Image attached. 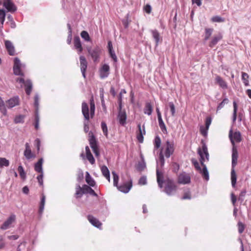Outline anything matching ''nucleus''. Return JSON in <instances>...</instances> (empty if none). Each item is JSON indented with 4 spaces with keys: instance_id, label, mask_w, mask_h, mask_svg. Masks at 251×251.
Masks as SVG:
<instances>
[{
    "instance_id": "nucleus-1",
    "label": "nucleus",
    "mask_w": 251,
    "mask_h": 251,
    "mask_svg": "<svg viewBox=\"0 0 251 251\" xmlns=\"http://www.w3.org/2000/svg\"><path fill=\"white\" fill-rule=\"evenodd\" d=\"M90 110L88 104L85 102L82 103V113L84 119L87 121H89L90 118H93L95 115V105L93 97L90 100Z\"/></svg>"
},
{
    "instance_id": "nucleus-2",
    "label": "nucleus",
    "mask_w": 251,
    "mask_h": 251,
    "mask_svg": "<svg viewBox=\"0 0 251 251\" xmlns=\"http://www.w3.org/2000/svg\"><path fill=\"white\" fill-rule=\"evenodd\" d=\"M25 65L23 64L20 59L16 57L14 60L13 73L16 75L24 76Z\"/></svg>"
},
{
    "instance_id": "nucleus-3",
    "label": "nucleus",
    "mask_w": 251,
    "mask_h": 251,
    "mask_svg": "<svg viewBox=\"0 0 251 251\" xmlns=\"http://www.w3.org/2000/svg\"><path fill=\"white\" fill-rule=\"evenodd\" d=\"M164 183V191L168 195H171L176 191L177 187L173 180L167 178L165 180Z\"/></svg>"
},
{
    "instance_id": "nucleus-4",
    "label": "nucleus",
    "mask_w": 251,
    "mask_h": 251,
    "mask_svg": "<svg viewBox=\"0 0 251 251\" xmlns=\"http://www.w3.org/2000/svg\"><path fill=\"white\" fill-rule=\"evenodd\" d=\"M87 50L94 62L99 61L100 56L101 53V50L99 47L96 46L93 49L91 48H87Z\"/></svg>"
},
{
    "instance_id": "nucleus-5",
    "label": "nucleus",
    "mask_w": 251,
    "mask_h": 251,
    "mask_svg": "<svg viewBox=\"0 0 251 251\" xmlns=\"http://www.w3.org/2000/svg\"><path fill=\"white\" fill-rule=\"evenodd\" d=\"M89 134L90 135L89 141L90 147L92 148L93 152L95 153V156L97 157H98L100 156V152L95 137L91 132L89 133Z\"/></svg>"
},
{
    "instance_id": "nucleus-6",
    "label": "nucleus",
    "mask_w": 251,
    "mask_h": 251,
    "mask_svg": "<svg viewBox=\"0 0 251 251\" xmlns=\"http://www.w3.org/2000/svg\"><path fill=\"white\" fill-rule=\"evenodd\" d=\"M177 181L178 184H187L191 182V176L190 174L185 172H182L177 176Z\"/></svg>"
},
{
    "instance_id": "nucleus-7",
    "label": "nucleus",
    "mask_w": 251,
    "mask_h": 251,
    "mask_svg": "<svg viewBox=\"0 0 251 251\" xmlns=\"http://www.w3.org/2000/svg\"><path fill=\"white\" fill-rule=\"evenodd\" d=\"M198 152L201 157V165H203V162L205 161V157L208 160L209 156V154L206 145L203 144L201 148H199Z\"/></svg>"
},
{
    "instance_id": "nucleus-8",
    "label": "nucleus",
    "mask_w": 251,
    "mask_h": 251,
    "mask_svg": "<svg viewBox=\"0 0 251 251\" xmlns=\"http://www.w3.org/2000/svg\"><path fill=\"white\" fill-rule=\"evenodd\" d=\"M16 81L24 84L26 94L27 95L30 94L32 88V84L30 80L27 79L25 80L23 78H18L16 79Z\"/></svg>"
},
{
    "instance_id": "nucleus-9",
    "label": "nucleus",
    "mask_w": 251,
    "mask_h": 251,
    "mask_svg": "<svg viewBox=\"0 0 251 251\" xmlns=\"http://www.w3.org/2000/svg\"><path fill=\"white\" fill-rule=\"evenodd\" d=\"M174 144L173 142L167 141L166 142L164 149V154L166 157L169 158L174 151Z\"/></svg>"
},
{
    "instance_id": "nucleus-10",
    "label": "nucleus",
    "mask_w": 251,
    "mask_h": 251,
    "mask_svg": "<svg viewBox=\"0 0 251 251\" xmlns=\"http://www.w3.org/2000/svg\"><path fill=\"white\" fill-rule=\"evenodd\" d=\"M229 137L233 147H234L235 142L239 143L242 140L241 135L239 131L233 133L232 130H230Z\"/></svg>"
},
{
    "instance_id": "nucleus-11",
    "label": "nucleus",
    "mask_w": 251,
    "mask_h": 251,
    "mask_svg": "<svg viewBox=\"0 0 251 251\" xmlns=\"http://www.w3.org/2000/svg\"><path fill=\"white\" fill-rule=\"evenodd\" d=\"M132 187V181L131 179H129L128 181L124 182L120 185H119L117 188L120 191L127 193H128Z\"/></svg>"
},
{
    "instance_id": "nucleus-12",
    "label": "nucleus",
    "mask_w": 251,
    "mask_h": 251,
    "mask_svg": "<svg viewBox=\"0 0 251 251\" xmlns=\"http://www.w3.org/2000/svg\"><path fill=\"white\" fill-rule=\"evenodd\" d=\"M6 107L12 108L20 104V99L18 96L13 97L5 102Z\"/></svg>"
},
{
    "instance_id": "nucleus-13",
    "label": "nucleus",
    "mask_w": 251,
    "mask_h": 251,
    "mask_svg": "<svg viewBox=\"0 0 251 251\" xmlns=\"http://www.w3.org/2000/svg\"><path fill=\"white\" fill-rule=\"evenodd\" d=\"M138 128L136 131V138L139 142L142 143L144 141V135L146 134L145 126H141L140 124H138Z\"/></svg>"
},
{
    "instance_id": "nucleus-14",
    "label": "nucleus",
    "mask_w": 251,
    "mask_h": 251,
    "mask_svg": "<svg viewBox=\"0 0 251 251\" xmlns=\"http://www.w3.org/2000/svg\"><path fill=\"white\" fill-rule=\"evenodd\" d=\"M80 67L82 75L84 78H86V72L87 68L88 63L85 57L81 55L79 57Z\"/></svg>"
},
{
    "instance_id": "nucleus-15",
    "label": "nucleus",
    "mask_w": 251,
    "mask_h": 251,
    "mask_svg": "<svg viewBox=\"0 0 251 251\" xmlns=\"http://www.w3.org/2000/svg\"><path fill=\"white\" fill-rule=\"evenodd\" d=\"M24 155L27 160L34 159L36 157L35 154L31 151L30 145L28 143L25 144V150L24 152Z\"/></svg>"
},
{
    "instance_id": "nucleus-16",
    "label": "nucleus",
    "mask_w": 251,
    "mask_h": 251,
    "mask_svg": "<svg viewBox=\"0 0 251 251\" xmlns=\"http://www.w3.org/2000/svg\"><path fill=\"white\" fill-rule=\"evenodd\" d=\"M223 38V35L221 33H219L217 34L214 35L211 38L210 41L209 43V47L210 48H213L219 41L221 40Z\"/></svg>"
},
{
    "instance_id": "nucleus-17",
    "label": "nucleus",
    "mask_w": 251,
    "mask_h": 251,
    "mask_svg": "<svg viewBox=\"0 0 251 251\" xmlns=\"http://www.w3.org/2000/svg\"><path fill=\"white\" fill-rule=\"evenodd\" d=\"M4 43L8 54L11 56L14 55L15 54V50L12 42L9 40H6L5 41Z\"/></svg>"
},
{
    "instance_id": "nucleus-18",
    "label": "nucleus",
    "mask_w": 251,
    "mask_h": 251,
    "mask_svg": "<svg viewBox=\"0 0 251 251\" xmlns=\"http://www.w3.org/2000/svg\"><path fill=\"white\" fill-rule=\"evenodd\" d=\"M110 67L107 64H104L100 70V77L103 78L108 76Z\"/></svg>"
},
{
    "instance_id": "nucleus-19",
    "label": "nucleus",
    "mask_w": 251,
    "mask_h": 251,
    "mask_svg": "<svg viewBox=\"0 0 251 251\" xmlns=\"http://www.w3.org/2000/svg\"><path fill=\"white\" fill-rule=\"evenodd\" d=\"M215 82L220 87L223 89H227V84L226 81L220 75H217L215 77Z\"/></svg>"
},
{
    "instance_id": "nucleus-20",
    "label": "nucleus",
    "mask_w": 251,
    "mask_h": 251,
    "mask_svg": "<svg viewBox=\"0 0 251 251\" xmlns=\"http://www.w3.org/2000/svg\"><path fill=\"white\" fill-rule=\"evenodd\" d=\"M3 4L8 11L14 12L16 10L14 4L11 0H4Z\"/></svg>"
},
{
    "instance_id": "nucleus-21",
    "label": "nucleus",
    "mask_w": 251,
    "mask_h": 251,
    "mask_svg": "<svg viewBox=\"0 0 251 251\" xmlns=\"http://www.w3.org/2000/svg\"><path fill=\"white\" fill-rule=\"evenodd\" d=\"M74 44L75 49L78 53H81L83 50L80 39L78 36H75L74 39Z\"/></svg>"
},
{
    "instance_id": "nucleus-22",
    "label": "nucleus",
    "mask_w": 251,
    "mask_h": 251,
    "mask_svg": "<svg viewBox=\"0 0 251 251\" xmlns=\"http://www.w3.org/2000/svg\"><path fill=\"white\" fill-rule=\"evenodd\" d=\"M108 49L110 57L115 62H117L118 59L113 50L112 42L110 41H108Z\"/></svg>"
},
{
    "instance_id": "nucleus-23",
    "label": "nucleus",
    "mask_w": 251,
    "mask_h": 251,
    "mask_svg": "<svg viewBox=\"0 0 251 251\" xmlns=\"http://www.w3.org/2000/svg\"><path fill=\"white\" fill-rule=\"evenodd\" d=\"M119 123L124 126L126 123V114L125 111H122L121 109H120L118 116Z\"/></svg>"
},
{
    "instance_id": "nucleus-24",
    "label": "nucleus",
    "mask_w": 251,
    "mask_h": 251,
    "mask_svg": "<svg viewBox=\"0 0 251 251\" xmlns=\"http://www.w3.org/2000/svg\"><path fill=\"white\" fill-rule=\"evenodd\" d=\"M15 216L14 215H11L1 226V229L4 230L8 228L9 226L15 221Z\"/></svg>"
},
{
    "instance_id": "nucleus-25",
    "label": "nucleus",
    "mask_w": 251,
    "mask_h": 251,
    "mask_svg": "<svg viewBox=\"0 0 251 251\" xmlns=\"http://www.w3.org/2000/svg\"><path fill=\"white\" fill-rule=\"evenodd\" d=\"M238 156L237 150L235 147H233L232 154V168H234L236 165L237 163Z\"/></svg>"
},
{
    "instance_id": "nucleus-26",
    "label": "nucleus",
    "mask_w": 251,
    "mask_h": 251,
    "mask_svg": "<svg viewBox=\"0 0 251 251\" xmlns=\"http://www.w3.org/2000/svg\"><path fill=\"white\" fill-rule=\"evenodd\" d=\"M88 221L95 226L97 227H100L101 226V223L94 216L92 215H88L87 216Z\"/></svg>"
},
{
    "instance_id": "nucleus-27",
    "label": "nucleus",
    "mask_w": 251,
    "mask_h": 251,
    "mask_svg": "<svg viewBox=\"0 0 251 251\" xmlns=\"http://www.w3.org/2000/svg\"><path fill=\"white\" fill-rule=\"evenodd\" d=\"M84 194L85 192L83 189V185L82 187L79 185H77L75 187V197L76 199L80 198Z\"/></svg>"
},
{
    "instance_id": "nucleus-28",
    "label": "nucleus",
    "mask_w": 251,
    "mask_h": 251,
    "mask_svg": "<svg viewBox=\"0 0 251 251\" xmlns=\"http://www.w3.org/2000/svg\"><path fill=\"white\" fill-rule=\"evenodd\" d=\"M153 111V107L151 102H146L144 108V113L145 114L151 115Z\"/></svg>"
},
{
    "instance_id": "nucleus-29",
    "label": "nucleus",
    "mask_w": 251,
    "mask_h": 251,
    "mask_svg": "<svg viewBox=\"0 0 251 251\" xmlns=\"http://www.w3.org/2000/svg\"><path fill=\"white\" fill-rule=\"evenodd\" d=\"M100 170L103 176L107 179V180L110 182V173L108 168L103 165L101 167Z\"/></svg>"
},
{
    "instance_id": "nucleus-30",
    "label": "nucleus",
    "mask_w": 251,
    "mask_h": 251,
    "mask_svg": "<svg viewBox=\"0 0 251 251\" xmlns=\"http://www.w3.org/2000/svg\"><path fill=\"white\" fill-rule=\"evenodd\" d=\"M85 181L90 186L94 187L96 185L95 181L88 172L86 173Z\"/></svg>"
},
{
    "instance_id": "nucleus-31",
    "label": "nucleus",
    "mask_w": 251,
    "mask_h": 251,
    "mask_svg": "<svg viewBox=\"0 0 251 251\" xmlns=\"http://www.w3.org/2000/svg\"><path fill=\"white\" fill-rule=\"evenodd\" d=\"M43 162V159L42 158H40L39 159L38 162L36 163H35V166H34V170L36 172L43 174V170H42Z\"/></svg>"
},
{
    "instance_id": "nucleus-32",
    "label": "nucleus",
    "mask_w": 251,
    "mask_h": 251,
    "mask_svg": "<svg viewBox=\"0 0 251 251\" xmlns=\"http://www.w3.org/2000/svg\"><path fill=\"white\" fill-rule=\"evenodd\" d=\"M83 189L85 192V194L89 193L91 195L98 197V195L94 191L93 189H92L90 186L84 184L83 185Z\"/></svg>"
},
{
    "instance_id": "nucleus-33",
    "label": "nucleus",
    "mask_w": 251,
    "mask_h": 251,
    "mask_svg": "<svg viewBox=\"0 0 251 251\" xmlns=\"http://www.w3.org/2000/svg\"><path fill=\"white\" fill-rule=\"evenodd\" d=\"M156 177L158 184L160 188H162L163 187V182H164V181H163V175L161 172H159L158 170H157L156 171Z\"/></svg>"
},
{
    "instance_id": "nucleus-34",
    "label": "nucleus",
    "mask_w": 251,
    "mask_h": 251,
    "mask_svg": "<svg viewBox=\"0 0 251 251\" xmlns=\"http://www.w3.org/2000/svg\"><path fill=\"white\" fill-rule=\"evenodd\" d=\"M213 28H208L206 27L204 29V41H206L208 40L210 36H211L213 32Z\"/></svg>"
},
{
    "instance_id": "nucleus-35",
    "label": "nucleus",
    "mask_w": 251,
    "mask_h": 251,
    "mask_svg": "<svg viewBox=\"0 0 251 251\" xmlns=\"http://www.w3.org/2000/svg\"><path fill=\"white\" fill-rule=\"evenodd\" d=\"M153 38L155 41L156 45L157 46L160 40V34L156 29L151 30V31Z\"/></svg>"
},
{
    "instance_id": "nucleus-36",
    "label": "nucleus",
    "mask_w": 251,
    "mask_h": 251,
    "mask_svg": "<svg viewBox=\"0 0 251 251\" xmlns=\"http://www.w3.org/2000/svg\"><path fill=\"white\" fill-rule=\"evenodd\" d=\"M237 176L234 170V168H232L231 172V184L233 187H235L236 184Z\"/></svg>"
},
{
    "instance_id": "nucleus-37",
    "label": "nucleus",
    "mask_w": 251,
    "mask_h": 251,
    "mask_svg": "<svg viewBox=\"0 0 251 251\" xmlns=\"http://www.w3.org/2000/svg\"><path fill=\"white\" fill-rule=\"evenodd\" d=\"M0 111L4 116L7 114V110L5 103L2 98L0 97Z\"/></svg>"
},
{
    "instance_id": "nucleus-38",
    "label": "nucleus",
    "mask_w": 251,
    "mask_h": 251,
    "mask_svg": "<svg viewBox=\"0 0 251 251\" xmlns=\"http://www.w3.org/2000/svg\"><path fill=\"white\" fill-rule=\"evenodd\" d=\"M201 166L203 167V168L201 170V172L200 173L202 174V176L205 179L208 180L209 179V174L206 167L204 163Z\"/></svg>"
},
{
    "instance_id": "nucleus-39",
    "label": "nucleus",
    "mask_w": 251,
    "mask_h": 251,
    "mask_svg": "<svg viewBox=\"0 0 251 251\" xmlns=\"http://www.w3.org/2000/svg\"><path fill=\"white\" fill-rule=\"evenodd\" d=\"M249 76L247 73L245 72L242 73V80L246 86L249 85Z\"/></svg>"
},
{
    "instance_id": "nucleus-40",
    "label": "nucleus",
    "mask_w": 251,
    "mask_h": 251,
    "mask_svg": "<svg viewBox=\"0 0 251 251\" xmlns=\"http://www.w3.org/2000/svg\"><path fill=\"white\" fill-rule=\"evenodd\" d=\"M45 199L46 197L45 196L42 194L41 195V200L40 202V204L39 206V212L40 214H42L44 208V205L45 203Z\"/></svg>"
},
{
    "instance_id": "nucleus-41",
    "label": "nucleus",
    "mask_w": 251,
    "mask_h": 251,
    "mask_svg": "<svg viewBox=\"0 0 251 251\" xmlns=\"http://www.w3.org/2000/svg\"><path fill=\"white\" fill-rule=\"evenodd\" d=\"M9 165V161L8 160L3 157H0V168L8 167Z\"/></svg>"
},
{
    "instance_id": "nucleus-42",
    "label": "nucleus",
    "mask_w": 251,
    "mask_h": 251,
    "mask_svg": "<svg viewBox=\"0 0 251 251\" xmlns=\"http://www.w3.org/2000/svg\"><path fill=\"white\" fill-rule=\"evenodd\" d=\"M161 139L159 136H156L154 140V148L157 149L160 147L161 146Z\"/></svg>"
},
{
    "instance_id": "nucleus-43",
    "label": "nucleus",
    "mask_w": 251,
    "mask_h": 251,
    "mask_svg": "<svg viewBox=\"0 0 251 251\" xmlns=\"http://www.w3.org/2000/svg\"><path fill=\"white\" fill-rule=\"evenodd\" d=\"M18 171L19 172L21 177L22 179H25L26 177V174L24 171L23 166L20 165L18 168Z\"/></svg>"
},
{
    "instance_id": "nucleus-44",
    "label": "nucleus",
    "mask_w": 251,
    "mask_h": 251,
    "mask_svg": "<svg viewBox=\"0 0 251 251\" xmlns=\"http://www.w3.org/2000/svg\"><path fill=\"white\" fill-rule=\"evenodd\" d=\"M80 35L81 37L84 39L86 41H90L91 38L90 37V36L88 34V33L85 30L82 31Z\"/></svg>"
},
{
    "instance_id": "nucleus-45",
    "label": "nucleus",
    "mask_w": 251,
    "mask_h": 251,
    "mask_svg": "<svg viewBox=\"0 0 251 251\" xmlns=\"http://www.w3.org/2000/svg\"><path fill=\"white\" fill-rule=\"evenodd\" d=\"M25 116L22 115H19L16 116L14 119V123L16 124L23 123L24 122Z\"/></svg>"
},
{
    "instance_id": "nucleus-46",
    "label": "nucleus",
    "mask_w": 251,
    "mask_h": 251,
    "mask_svg": "<svg viewBox=\"0 0 251 251\" xmlns=\"http://www.w3.org/2000/svg\"><path fill=\"white\" fill-rule=\"evenodd\" d=\"M112 174L113 176V185L114 186H116V187H117L119 186L118 185L119 176L115 172H112Z\"/></svg>"
},
{
    "instance_id": "nucleus-47",
    "label": "nucleus",
    "mask_w": 251,
    "mask_h": 251,
    "mask_svg": "<svg viewBox=\"0 0 251 251\" xmlns=\"http://www.w3.org/2000/svg\"><path fill=\"white\" fill-rule=\"evenodd\" d=\"M101 127L104 135L107 137L108 136V129L106 123L104 122H102L101 123Z\"/></svg>"
},
{
    "instance_id": "nucleus-48",
    "label": "nucleus",
    "mask_w": 251,
    "mask_h": 251,
    "mask_svg": "<svg viewBox=\"0 0 251 251\" xmlns=\"http://www.w3.org/2000/svg\"><path fill=\"white\" fill-rule=\"evenodd\" d=\"M233 122H235L237 118V105L235 101L233 103Z\"/></svg>"
},
{
    "instance_id": "nucleus-49",
    "label": "nucleus",
    "mask_w": 251,
    "mask_h": 251,
    "mask_svg": "<svg viewBox=\"0 0 251 251\" xmlns=\"http://www.w3.org/2000/svg\"><path fill=\"white\" fill-rule=\"evenodd\" d=\"M192 163H193L195 169L197 171H199L200 172H201V169L199 163H198L197 160L194 159H192Z\"/></svg>"
},
{
    "instance_id": "nucleus-50",
    "label": "nucleus",
    "mask_w": 251,
    "mask_h": 251,
    "mask_svg": "<svg viewBox=\"0 0 251 251\" xmlns=\"http://www.w3.org/2000/svg\"><path fill=\"white\" fill-rule=\"evenodd\" d=\"M169 107L170 108L171 115L172 116L174 117L175 116V113H176V109H175V104H174V103L173 102H170L169 103Z\"/></svg>"
},
{
    "instance_id": "nucleus-51",
    "label": "nucleus",
    "mask_w": 251,
    "mask_h": 251,
    "mask_svg": "<svg viewBox=\"0 0 251 251\" xmlns=\"http://www.w3.org/2000/svg\"><path fill=\"white\" fill-rule=\"evenodd\" d=\"M228 102V100L227 98H225L223 101L218 105L217 107V110H219L222 109L225 104H227Z\"/></svg>"
},
{
    "instance_id": "nucleus-52",
    "label": "nucleus",
    "mask_w": 251,
    "mask_h": 251,
    "mask_svg": "<svg viewBox=\"0 0 251 251\" xmlns=\"http://www.w3.org/2000/svg\"><path fill=\"white\" fill-rule=\"evenodd\" d=\"M211 21L213 22H223L224 19L219 16H214L211 18Z\"/></svg>"
},
{
    "instance_id": "nucleus-53",
    "label": "nucleus",
    "mask_w": 251,
    "mask_h": 251,
    "mask_svg": "<svg viewBox=\"0 0 251 251\" xmlns=\"http://www.w3.org/2000/svg\"><path fill=\"white\" fill-rule=\"evenodd\" d=\"M5 13L4 10L3 9H0V20L1 24L2 25L3 24V23L5 20Z\"/></svg>"
},
{
    "instance_id": "nucleus-54",
    "label": "nucleus",
    "mask_w": 251,
    "mask_h": 251,
    "mask_svg": "<svg viewBox=\"0 0 251 251\" xmlns=\"http://www.w3.org/2000/svg\"><path fill=\"white\" fill-rule=\"evenodd\" d=\"M191 199V195L189 190L184 193L183 196L182 197V200H190Z\"/></svg>"
},
{
    "instance_id": "nucleus-55",
    "label": "nucleus",
    "mask_w": 251,
    "mask_h": 251,
    "mask_svg": "<svg viewBox=\"0 0 251 251\" xmlns=\"http://www.w3.org/2000/svg\"><path fill=\"white\" fill-rule=\"evenodd\" d=\"M245 225L241 222H238V231L240 233H242L243 232L244 229H245Z\"/></svg>"
},
{
    "instance_id": "nucleus-56",
    "label": "nucleus",
    "mask_w": 251,
    "mask_h": 251,
    "mask_svg": "<svg viewBox=\"0 0 251 251\" xmlns=\"http://www.w3.org/2000/svg\"><path fill=\"white\" fill-rule=\"evenodd\" d=\"M159 126L162 132L164 134H167V128L164 122L161 123H160L159 124Z\"/></svg>"
},
{
    "instance_id": "nucleus-57",
    "label": "nucleus",
    "mask_w": 251,
    "mask_h": 251,
    "mask_svg": "<svg viewBox=\"0 0 251 251\" xmlns=\"http://www.w3.org/2000/svg\"><path fill=\"white\" fill-rule=\"evenodd\" d=\"M147 183V179L145 176H142L139 180L138 184L139 185H145Z\"/></svg>"
},
{
    "instance_id": "nucleus-58",
    "label": "nucleus",
    "mask_w": 251,
    "mask_h": 251,
    "mask_svg": "<svg viewBox=\"0 0 251 251\" xmlns=\"http://www.w3.org/2000/svg\"><path fill=\"white\" fill-rule=\"evenodd\" d=\"M37 179L38 180V181L40 185V186H43V174L41 173V174L37 176Z\"/></svg>"
},
{
    "instance_id": "nucleus-59",
    "label": "nucleus",
    "mask_w": 251,
    "mask_h": 251,
    "mask_svg": "<svg viewBox=\"0 0 251 251\" xmlns=\"http://www.w3.org/2000/svg\"><path fill=\"white\" fill-rule=\"evenodd\" d=\"M86 158L91 164H94L95 163V160L92 154L86 156Z\"/></svg>"
},
{
    "instance_id": "nucleus-60",
    "label": "nucleus",
    "mask_w": 251,
    "mask_h": 251,
    "mask_svg": "<svg viewBox=\"0 0 251 251\" xmlns=\"http://www.w3.org/2000/svg\"><path fill=\"white\" fill-rule=\"evenodd\" d=\"M144 10L148 14H150L151 11V7L150 4H146L144 6Z\"/></svg>"
},
{
    "instance_id": "nucleus-61",
    "label": "nucleus",
    "mask_w": 251,
    "mask_h": 251,
    "mask_svg": "<svg viewBox=\"0 0 251 251\" xmlns=\"http://www.w3.org/2000/svg\"><path fill=\"white\" fill-rule=\"evenodd\" d=\"M211 123V118L210 117H207L205 121V127L207 129L209 128V127Z\"/></svg>"
},
{
    "instance_id": "nucleus-62",
    "label": "nucleus",
    "mask_w": 251,
    "mask_h": 251,
    "mask_svg": "<svg viewBox=\"0 0 251 251\" xmlns=\"http://www.w3.org/2000/svg\"><path fill=\"white\" fill-rule=\"evenodd\" d=\"M122 97H123L122 94V93H120L118 96V103H119V106L120 109L122 108Z\"/></svg>"
},
{
    "instance_id": "nucleus-63",
    "label": "nucleus",
    "mask_w": 251,
    "mask_h": 251,
    "mask_svg": "<svg viewBox=\"0 0 251 251\" xmlns=\"http://www.w3.org/2000/svg\"><path fill=\"white\" fill-rule=\"evenodd\" d=\"M208 129H207L206 127H203L201 126L200 128V132L202 135L205 136L207 134V131Z\"/></svg>"
},
{
    "instance_id": "nucleus-64",
    "label": "nucleus",
    "mask_w": 251,
    "mask_h": 251,
    "mask_svg": "<svg viewBox=\"0 0 251 251\" xmlns=\"http://www.w3.org/2000/svg\"><path fill=\"white\" fill-rule=\"evenodd\" d=\"M34 105L36 108V110H37L39 106V98L38 96L34 97Z\"/></svg>"
}]
</instances>
